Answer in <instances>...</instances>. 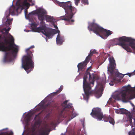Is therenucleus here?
<instances>
[{
  "label": "nucleus",
  "instance_id": "2f4dec72",
  "mask_svg": "<svg viewBox=\"0 0 135 135\" xmlns=\"http://www.w3.org/2000/svg\"><path fill=\"white\" fill-rule=\"evenodd\" d=\"M41 123V122L40 120H36L35 124L36 125H38L40 124Z\"/></svg>",
  "mask_w": 135,
  "mask_h": 135
},
{
  "label": "nucleus",
  "instance_id": "423d86ee",
  "mask_svg": "<svg viewBox=\"0 0 135 135\" xmlns=\"http://www.w3.org/2000/svg\"><path fill=\"white\" fill-rule=\"evenodd\" d=\"M34 47V45H32L26 49V51L27 55L24 56L22 59V67L28 73L32 70H30L29 72L27 71V70L29 69H32L34 67V62L32 60L33 55L32 52L30 50L31 49L33 48Z\"/></svg>",
  "mask_w": 135,
  "mask_h": 135
},
{
  "label": "nucleus",
  "instance_id": "39448f33",
  "mask_svg": "<svg viewBox=\"0 0 135 135\" xmlns=\"http://www.w3.org/2000/svg\"><path fill=\"white\" fill-rule=\"evenodd\" d=\"M57 3L59 6L62 7L65 9L66 13L65 16L60 17V19L72 22H74V20L71 19L74 14L73 13L76 12V9L75 7H73L71 2L70 1L65 2H58Z\"/></svg>",
  "mask_w": 135,
  "mask_h": 135
},
{
  "label": "nucleus",
  "instance_id": "5701e85b",
  "mask_svg": "<svg viewBox=\"0 0 135 135\" xmlns=\"http://www.w3.org/2000/svg\"><path fill=\"white\" fill-rule=\"evenodd\" d=\"M93 54H95L97 55V59L96 60L97 62H99L100 61L99 59L100 57L99 56V54H98V52H97L96 50H95L93 49Z\"/></svg>",
  "mask_w": 135,
  "mask_h": 135
},
{
  "label": "nucleus",
  "instance_id": "ea45409f",
  "mask_svg": "<svg viewBox=\"0 0 135 135\" xmlns=\"http://www.w3.org/2000/svg\"><path fill=\"white\" fill-rule=\"evenodd\" d=\"M54 27L56 29H58V28L57 27V26H54Z\"/></svg>",
  "mask_w": 135,
  "mask_h": 135
},
{
  "label": "nucleus",
  "instance_id": "393cba45",
  "mask_svg": "<svg viewBox=\"0 0 135 135\" xmlns=\"http://www.w3.org/2000/svg\"><path fill=\"white\" fill-rule=\"evenodd\" d=\"M41 114V113H40L36 115H35V117L34 118V120H40L41 119V117H40V115Z\"/></svg>",
  "mask_w": 135,
  "mask_h": 135
},
{
  "label": "nucleus",
  "instance_id": "2eb2a0df",
  "mask_svg": "<svg viewBox=\"0 0 135 135\" xmlns=\"http://www.w3.org/2000/svg\"><path fill=\"white\" fill-rule=\"evenodd\" d=\"M40 9H43L44 10H45L46 12V14H45L44 15V19L45 18V20L47 22H50L51 23H54V18L53 17H52L51 16H49L48 15H46L47 14V12L44 9L41 8H39L38 9H37L36 12H35V14H37V15L38 16V14L37 13V10Z\"/></svg>",
  "mask_w": 135,
  "mask_h": 135
},
{
  "label": "nucleus",
  "instance_id": "c756f323",
  "mask_svg": "<svg viewBox=\"0 0 135 135\" xmlns=\"http://www.w3.org/2000/svg\"><path fill=\"white\" fill-rule=\"evenodd\" d=\"M32 26H34L35 27V28H32V30H33V31L34 32H35V31L34 30V28H37H37H36V27L37 26V25H36V24L35 23H32Z\"/></svg>",
  "mask_w": 135,
  "mask_h": 135
},
{
  "label": "nucleus",
  "instance_id": "20e7f679",
  "mask_svg": "<svg viewBox=\"0 0 135 135\" xmlns=\"http://www.w3.org/2000/svg\"><path fill=\"white\" fill-rule=\"evenodd\" d=\"M113 46L118 45L121 46L127 52H131L130 47L135 49V40L130 37L122 36L114 40Z\"/></svg>",
  "mask_w": 135,
  "mask_h": 135
},
{
  "label": "nucleus",
  "instance_id": "e433bc0d",
  "mask_svg": "<svg viewBox=\"0 0 135 135\" xmlns=\"http://www.w3.org/2000/svg\"><path fill=\"white\" fill-rule=\"evenodd\" d=\"M90 114L92 116H93V109H92L91 112L90 113Z\"/></svg>",
  "mask_w": 135,
  "mask_h": 135
},
{
  "label": "nucleus",
  "instance_id": "f8f14e48",
  "mask_svg": "<svg viewBox=\"0 0 135 135\" xmlns=\"http://www.w3.org/2000/svg\"><path fill=\"white\" fill-rule=\"evenodd\" d=\"M93 55V51L91 50L90 53L86 57L85 60L83 62H81L78 64L77 67L79 70H84L85 68L86 65L89 61L90 58Z\"/></svg>",
  "mask_w": 135,
  "mask_h": 135
},
{
  "label": "nucleus",
  "instance_id": "9b49d317",
  "mask_svg": "<svg viewBox=\"0 0 135 135\" xmlns=\"http://www.w3.org/2000/svg\"><path fill=\"white\" fill-rule=\"evenodd\" d=\"M104 88V86L102 84L99 83L97 84L93 90V94L97 98H99L102 96Z\"/></svg>",
  "mask_w": 135,
  "mask_h": 135
},
{
  "label": "nucleus",
  "instance_id": "7ed1b4c3",
  "mask_svg": "<svg viewBox=\"0 0 135 135\" xmlns=\"http://www.w3.org/2000/svg\"><path fill=\"white\" fill-rule=\"evenodd\" d=\"M91 67H89L87 70L83 78V87L87 100L89 96L93 93L91 90V84H93V73L90 70Z\"/></svg>",
  "mask_w": 135,
  "mask_h": 135
},
{
  "label": "nucleus",
  "instance_id": "aec40b11",
  "mask_svg": "<svg viewBox=\"0 0 135 135\" xmlns=\"http://www.w3.org/2000/svg\"><path fill=\"white\" fill-rule=\"evenodd\" d=\"M126 109L124 108H119L116 109L115 110L116 113L118 114H124L125 113Z\"/></svg>",
  "mask_w": 135,
  "mask_h": 135
},
{
  "label": "nucleus",
  "instance_id": "72a5a7b5",
  "mask_svg": "<svg viewBox=\"0 0 135 135\" xmlns=\"http://www.w3.org/2000/svg\"><path fill=\"white\" fill-rule=\"evenodd\" d=\"M51 107V105L49 103H48V104L45 105L44 106V107L45 108H46L47 107Z\"/></svg>",
  "mask_w": 135,
  "mask_h": 135
},
{
  "label": "nucleus",
  "instance_id": "473e14b6",
  "mask_svg": "<svg viewBox=\"0 0 135 135\" xmlns=\"http://www.w3.org/2000/svg\"><path fill=\"white\" fill-rule=\"evenodd\" d=\"M10 28L9 27L7 29H6V28H4V30L6 32H7L9 31L10 29ZM7 33H8V32H7Z\"/></svg>",
  "mask_w": 135,
  "mask_h": 135
},
{
  "label": "nucleus",
  "instance_id": "f257e3e1",
  "mask_svg": "<svg viewBox=\"0 0 135 135\" xmlns=\"http://www.w3.org/2000/svg\"><path fill=\"white\" fill-rule=\"evenodd\" d=\"M37 13L38 14V19L40 21L41 25L40 27L34 29L35 31L41 32L49 38H51L53 35L57 33H59L60 32L58 30H56L55 29L47 27L46 24L43 21L44 20V15L46 14V12L45 10L41 9H39L37 10Z\"/></svg>",
  "mask_w": 135,
  "mask_h": 135
},
{
  "label": "nucleus",
  "instance_id": "bb28decb",
  "mask_svg": "<svg viewBox=\"0 0 135 135\" xmlns=\"http://www.w3.org/2000/svg\"><path fill=\"white\" fill-rule=\"evenodd\" d=\"M88 29L89 31H92L93 30V23H92L90 24H89L88 27Z\"/></svg>",
  "mask_w": 135,
  "mask_h": 135
},
{
  "label": "nucleus",
  "instance_id": "6e6552de",
  "mask_svg": "<svg viewBox=\"0 0 135 135\" xmlns=\"http://www.w3.org/2000/svg\"><path fill=\"white\" fill-rule=\"evenodd\" d=\"M93 118L99 121L103 119L105 122L109 121L113 125L114 124V119L110 116L108 117L105 115H103L101 109L98 107L93 108Z\"/></svg>",
  "mask_w": 135,
  "mask_h": 135
},
{
  "label": "nucleus",
  "instance_id": "f03ea898",
  "mask_svg": "<svg viewBox=\"0 0 135 135\" xmlns=\"http://www.w3.org/2000/svg\"><path fill=\"white\" fill-rule=\"evenodd\" d=\"M9 41L5 37L0 35V49L4 52L11 51L13 54H16L18 51L17 46L14 43V39L11 35Z\"/></svg>",
  "mask_w": 135,
  "mask_h": 135
},
{
  "label": "nucleus",
  "instance_id": "9d476101",
  "mask_svg": "<svg viewBox=\"0 0 135 135\" xmlns=\"http://www.w3.org/2000/svg\"><path fill=\"white\" fill-rule=\"evenodd\" d=\"M18 9V8L17 7L16 8V7L12 5L9 8L8 11H7L5 13L6 17L7 18V21H6V24L8 25H10L12 23L13 19H9L8 18L9 17L10 14L12 15H14L15 14L16 11L17 12Z\"/></svg>",
  "mask_w": 135,
  "mask_h": 135
},
{
  "label": "nucleus",
  "instance_id": "58836bf2",
  "mask_svg": "<svg viewBox=\"0 0 135 135\" xmlns=\"http://www.w3.org/2000/svg\"><path fill=\"white\" fill-rule=\"evenodd\" d=\"M25 14H27V10H25Z\"/></svg>",
  "mask_w": 135,
  "mask_h": 135
},
{
  "label": "nucleus",
  "instance_id": "6ab92c4d",
  "mask_svg": "<svg viewBox=\"0 0 135 135\" xmlns=\"http://www.w3.org/2000/svg\"><path fill=\"white\" fill-rule=\"evenodd\" d=\"M115 77L114 78V80H116V77L119 78L120 79H122L124 76L125 74H123L121 73H120L118 72H116L114 74Z\"/></svg>",
  "mask_w": 135,
  "mask_h": 135
},
{
  "label": "nucleus",
  "instance_id": "b1692460",
  "mask_svg": "<svg viewBox=\"0 0 135 135\" xmlns=\"http://www.w3.org/2000/svg\"><path fill=\"white\" fill-rule=\"evenodd\" d=\"M63 86H61L59 89L57 90L56 92H54L53 93L55 95H56L59 93L62 90Z\"/></svg>",
  "mask_w": 135,
  "mask_h": 135
},
{
  "label": "nucleus",
  "instance_id": "4be33fe9",
  "mask_svg": "<svg viewBox=\"0 0 135 135\" xmlns=\"http://www.w3.org/2000/svg\"><path fill=\"white\" fill-rule=\"evenodd\" d=\"M4 59L7 60H11V54L9 52H6L5 53Z\"/></svg>",
  "mask_w": 135,
  "mask_h": 135
},
{
  "label": "nucleus",
  "instance_id": "79ce46f5",
  "mask_svg": "<svg viewBox=\"0 0 135 135\" xmlns=\"http://www.w3.org/2000/svg\"><path fill=\"white\" fill-rule=\"evenodd\" d=\"M133 107V110H135V106H134Z\"/></svg>",
  "mask_w": 135,
  "mask_h": 135
},
{
  "label": "nucleus",
  "instance_id": "4c0bfd02",
  "mask_svg": "<svg viewBox=\"0 0 135 135\" xmlns=\"http://www.w3.org/2000/svg\"><path fill=\"white\" fill-rule=\"evenodd\" d=\"M67 102L68 101L67 100H65L63 102V104H67Z\"/></svg>",
  "mask_w": 135,
  "mask_h": 135
},
{
  "label": "nucleus",
  "instance_id": "f704fd0d",
  "mask_svg": "<svg viewBox=\"0 0 135 135\" xmlns=\"http://www.w3.org/2000/svg\"><path fill=\"white\" fill-rule=\"evenodd\" d=\"M76 114L75 113H73L72 114V115L71 117V119H73L76 116Z\"/></svg>",
  "mask_w": 135,
  "mask_h": 135
},
{
  "label": "nucleus",
  "instance_id": "cd10ccee",
  "mask_svg": "<svg viewBox=\"0 0 135 135\" xmlns=\"http://www.w3.org/2000/svg\"><path fill=\"white\" fill-rule=\"evenodd\" d=\"M125 74V75H128L129 77H130L132 76H133L135 75V70L133 72L131 73H128Z\"/></svg>",
  "mask_w": 135,
  "mask_h": 135
},
{
  "label": "nucleus",
  "instance_id": "c9c22d12",
  "mask_svg": "<svg viewBox=\"0 0 135 135\" xmlns=\"http://www.w3.org/2000/svg\"><path fill=\"white\" fill-rule=\"evenodd\" d=\"M131 112L133 114H135V110L132 109L131 111Z\"/></svg>",
  "mask_w": 135,
  "mask_h": 135
},
{
  "label": "nucleus",
  "instance_id": "a878e982",
  "mask_svg": "<svg viewBox=\"0 0 135 135\" xmlns=\"http://www.w3.org/2000/svg\"><path fill=\"white\" fill-rule=\"evenodd\" d=\"M99 77L98 75L97 74H93V84H94V80H98L99 79Z\"/></svg>",
  "mask_w": 135,
  "mask_h": 135
},
{
  "label": "nucleus",
  "instance_id": "412c9836",
  "mask_svg": "<svg viewBox=\"0 0 135 135\" xmlns=\"http://www.w3.org/2000/svg\"><path fill=\"white\" fill-rule=\"evenodd\" d=\"M75 3L76 5L78 6L79 2L80 0H74ZM82 2L84 4H88V0H82Z\"/></svg>",
  "mask_w": 135,
  "mask_h": 135
},
{
  "label": "nucleus",
  "instance_id": "c85d7f7f",
  "mask_svg": "<svg viewBox=\"0 0 135 135\" xmlns=\"http://www.w3.org/2000/svg\"><path fill=\"white\" fill-rule=\"evenodd\" d=\"M23 5L24 6L28 7L30 5V4L27 2V0H25L23 3Z\"/></svg>",
  "mask_w": 135,
  "mask_h": 135
},
{
  "label": "nucleus",
  "instance_id": "f3484780",
  "mask_svg": "<svg viewBox=\"0 0 135 135\" xmlns=\"http://www.w3.org/2000/svg\"><path fill=\"white\" fill-rule=\"evenodd\" d=\"M124 114H126L128 120L131 123H132V116L131 113L126 110L125 112V113Z\"/></svg>",
  "mask_w": 135,
  "mask_h": 135
},
{
  "label": "nucleus",
  "instance_id": "1a4fd4ad",
  "mask_svg": "<svg viewBox=\"0 0 135 135\" xmlns=\"http://www.w3.org/2000/svg\"><path fill=\"white\" fill-rule=\"evenodd\" d=\"M93 32L97 35L100 37L104 39H106L108 37L112 34V32L107 30L101 27L93 20Z\"/></svg>",
  "mask_w": 135,
  "mask_h": 135
},
{
  "label": "nucleus",
  "instance_id": "7c9ffc66",
  "mask_svg": "<svg viewBox=\"0 0 135 135\" xmlns=\"http://www.w3.org/2000/svg\"><path fill=\"white\" fill-rule=\"evenodd\" d=\"M31 119V117L30 116H27L26 119V122L27 123H28L30 122Z\"/></svg>",
  "mask_w": 135,
  "mask_h": 135
},
{
  "label": "nucleus",
  "instance_id": "0eeeda50",
  "mask_svg": "<svg viewBox=\"0 0 135 135\" xmlns=\"http://www.w3.org/2000/svg\"><path fill=\"white\" fill-rule=\"evenodd\" d=\"M114 97L118 100H122L124 102H127L130 100L135 98V90L131 89L126 87L123 90L114 95Z\"/></svg>",
  "mask_w": 135,
  "mask_h": 135
},
{
  "label": "nucleus",
  "instance_id": "a211bd4d",
  "mask_svg": "<svg viewBox=\"0 0 135 135\" xmlns=\"http://www.w3.org/2000/svg\"><path fill=\"white\" fill-rule=\"evenodd\" d=\"M124 114H126L128 120L131 123H132V116L131 113L126 110L125 112V113Z\"/></svg>",
  "mask_w": 135,
  "mask_h": 135
},
{
  "label": "nucleus",
  "instance_id": "dca6fc26",
  "mask_svg": "<svg viewBox=\"0 0 135 135\" xmlns=\"http://www.w3.org/2000/svg\"><path fill=\"white\" fill-rule=\"evenodd\" d=\"M64 41V36H60L59 33H58L56 38L57 44L61 45Z\"/></svg>",
  "mask_w": 135,
  "mask_h": 135
},
{
  "label": "nucleus",
  "instance_id": "4468645a",
  "mask_svg": "<svg viewBox=\"0 0 135 135\" xmlns=\"http://www.w3.org/2000/svg\"><path fill=\"white\" fill-rule=\"evenodd\" d=\"M109 61L110 64L108 70L110 71V73L113 74L116 66L115 61L113 57H110L109 58Z\"/></svg>",
  "mask_w": 135,
  "mask_h": 135
},
{
  "label": "nucleus",
  "instance_id": "37998d69",
  "mask_svg": "<svg viewBox=\"0 0 135 135\" xmlns=\"http://www.w3.org/2000/svg\"><path fill=\"white\" fill-rule=\"evenodd\" d=\"M61 135H65V134H63V133H62Z\"/></svg>",
  "mask_w": 135,
  "mask_h": 135
},
{
  "label": "nucleus",
  "instance_id": "a19ab883",
  "mask_svg": "<svg viewBox=\"0 0 135 135\" xmlns=\"http://www.w3.org/2000/svg\"><path fill=\"white\" fill-rule=\"evenodd\" d=\"M131 105L133 107V106H134V104L132 103H131Z\"/></svg>",
  "mask_w": 135,
  "mask_h": 135
},
{
  "label": "nucleus",
  "instance_id": "ddd939ff",
  "mask_svg": "<svg viewBox=\"0 0 135 135\" xmlns=\"http://www.w3.org/2000/svg\"><path fill=\"white\" fill-rule=\"evenodd\" d=\"M71 104L70 103L68 104L64 108L61 110V112L59 113L57 117V119L58 122H59L62 120L64 117H67L66 115V114H68V112L66 111V108H71Z\"/></svg>",
  "mask_w": 135,
  "mask_h": 135
}]
</instances>
